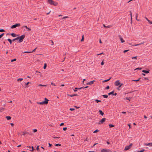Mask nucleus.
Returning a JSON list of instances; mask_svg holds the SVG:
<instances>
[{
  "label": "nucleus",
  "instance_id": "obj_1",
  "mask_svg": "<svg viewBox=\"0 0 152 152\" xmlns=\"http://www.w3.org/2000/svg\"><path fill=\"white\" fill-rule=\"evenodd\" d=\"M48 101H49L48 100L47 98H45V100L44 101L39 102L38 103L39 104H48Z\"/></svg>",
  "mask_w": 152,
  "mask_h": 152
},
{
  "label": "nucleus",
  "instance_id": "obj_2",
  "mask_svg": "<svg viewBox=\"0 0 152 152\" xmlns=\"http://www.w3.org/2000/svg\"><path fill=\"white\" fill-rule=\"evenodd\" d=\"M25 35H23L21 36L20 37H17L18 38V39L19 40V42H22L24 39L25 38Z\"/></svg>",
  "mask_w": 152,
  "mask_h": 152
},
{
  "label": "nucleus",
  "instance_id": "obj_3",
  "mask_svg": "<svg viewBox=\"0 0 152 152\" xmlns=\"http://www.w3.org/2000/svg\"><path fill=\"white\" fill-rule=\"evenodd\" d=\"M20 26V24L19 23H18L15 24L11 26V28L13 29L16 28L17 27H19Z\"/></svg>",
  "mask_w": 152,
  "mask_h": 152
},
{
  "label": "nucleus",
  "instance_id": "obj_4",
  "mask_svg": "<svg viewBox=\"0 0 152 152\" xmlns=\"http://www.w3.org/2000/svg\"><path fill=\"white\" fill-rule=\"evenodd\" d=\"M132 145V143H131L129 145L126 146L124 150L126 151L129 150L131 148Z\"/></svg>",
  "mask_w": 152,
  "mask_h": 152
},
{
  "label": "nucleus",
  "instance_id": "obj_5",
  "mask_svg": "<svg viewBox=\"0 0 152 152\" xmlns=\"http://www.w3.org/2000/svg\"><path fill=\"white\" fill-rule=\"evenodd\" d=\"M100 152H111V151L108 149H102Z\"/></svg>",
  "mask_w": 152,
  "mask_h": 152
},
{
  "label": "nucleus",
  "instance_id": "obj_6",
  "mask_svg": "<svg viewBox=\"0 0 152 152\" xmlns=\"http://www.w3.org/2000/svg\"><path fill=\"white\" fill-rule=\"evenodd\" d=\"M120 84V83L119 80H117L115 83V85L116 86H118Z\"/></svg>",
  "mask_w": 152,
  "mask_h": 152
},
{
  "label": "nucleus",
  "instance_id": "obj_7",
  "mask_svg": "<svg viewBox=\"0 0 152 152\" xmlns=\"http://www.w3.org/2000/svg\"><path fill=\"white\" fill-rule=\"evenodd\" d=\"M106 118H102L101 121H100L99 122V124H102L105 121Z\"/></svg>",
  "mask_w": 152,
  "mask_h": 152
},
{
  "label": "nucleus",
  "instance_id": "obj_8",
  "mask_svg": "<svg viewBox=\"0 0 152 152\" xmlns=\"http://www.w3.org/2000/svg\"><path fill=\"white\" fill-rule=\"evenodd\" d=\"M23 28H26V29H27V31H31V29L30 28H28L27 26H23Z\"/></svg>",
  "mask_w": 152,
  "mask_h": 152
},
{
  "label": "nucleus",
  "instance_id": "obj_9",
  "mask_svg": "<svg viewBox=\"0 0 152 152\" xmlns=\"http://www.w3.org/2000/svg\"><path fill=\"white\" fill-rule=\"evenodd\" d=\"M95 81V80L91 81L88 83H86L87 85H91L94 83V82Z\"/></svg>",
  "mask_w": 152,
  "mask_h": 152
},
{
  "label": "nucleus",
  "instance_id": "obj_10",
  "mask_svg": "<svg viewBox=\"0 0 152 152\" xmlns=\"http://www.w3.org/2000/svg\"><path fill=\"white\" fill-rule=\"evenodd\" d=\"M144 145L146 146H152V142L149 143H145Z\"/></svg>",
  "mask_w": 152,
  "mask_h": 152
},
{
  "label": "nucleus",
  "instance_id": "obj_11",
  "mask_svg": "<svg viewBox=\"0 0 152 152\" xmlns=\"http://www.w3.org/2000/svg\"><path fill=\"white\" fill-rule=\"evenodd\" d=\"M48 2L50 4L52 5L53 3V1L52 0H48Z\"/></svg>",
  "mask_w": 152,
  "mask_h": 152
},
{
  "label": "nucleus",
  "instance_id": "obj_12",
  "mask_svg": "<svg viewBox=\"0 0 152 152\" xmlns=\"http://www.w3.org/2000/svg\"><path fill=\"white\" fill-rule=\"evenodd\" d=\"M68 96L72 97L74 96H78V95L77 94H74L72 95H68Z\"/></svg>",
  "mask_w": 152,
  "mask_h": 152
},
{
  "label": "nucleus",
  "instance_id": "obj_13",
  "mask_svg": "<svg viewBox=\"0 0 152 152\" xmlns=\"http://www.w3.org/2000/svg\"><path fill=\"white\" fill-rule=\"evenodd\" d=\"M58 4V3L56 1H53V3L52 4L55 6H57Z\"/></svg>",
  "mask_w": 152,
  "mask_h": 152
},
{
  "label": "nucleus",
  "instance_id": "obj_14",
  "mask_svg": "<svg viewBox=\"0 0 152 152\" xmlns=\"http://www.w3.org/2000/svg\"><path fill=\"white\" fill-rule=\"evenodd\" d=\"M142 72L145 73H148L149 72V70H143L142 71Z\"/></svg>",
  "mask_w": 152,
  "mask_h": 152
},
{
  "label": "nucleus",
  "instance_id": "obj_15",
  "mask_svg": "<svg viewBox=\"0 0 152 152\" xmlns=\"http://www.w3.org/2000/svg\"><path fill=\"white\" fill-rule=\"evenodd\" d=\"M99 114L102 115H103L104 114V113L101 110H99Z\"/></svg>",
  "mask_w": 152,
  "mask_h": 152
},
{
  "label": "nucleus",
  "instance_id": "obj_16",
  "mask_svg": "<svg viewBox=\"0 0 152 152\" xmlns=\"http://www.w3.org/2000/svg\"><path fill=\"white\" fill-rule=\"evenodd\" d=\"M6 118L8 120H10L11 118V117L10 116H7Z\"/></svg>",
  "mask_w": 152,
  "mask_h": 152
},
{
  "label": "nucleus",
  "instance_id": "obj_17",
  "mask_svg": "<svg viewBox=\"0 0 152 152\" xmlns=\"http://www.w3.org/2000/svg\"><path fill=\"white\" fill-rule=\"evenodd\" d=\"M120 40L121 41V42L122 43H123L125 42V41H124L123 38L121 37H120Z\"/></svg>",
  "mask_w": 152,
  "mask_h": 152
},
{
  "label": "nucleus",
  "instance_id": "obj_18",
  "mask_svg": "<svg viewBox=\"0 0 152 152\" xmlns=\"http://www.w3.org/2000/svg\"><path fill=\"white\" fill-rule=\"evenodd\" d=\"M10 34H11V36L13 37H15L16 36V34L14 33Z\"/></svg>",
  "mask_w": 152,
  "mask_h": 152
},
{
  "label": "nucleus",
  "instance_id": "obj_19",
  "mask_svg": "<svg viewBox=\"0 0 152 152\" xmlns=\"http://www.w3.org/2000/svg\"><path fill=\"white\" fill-rule=\"evenodd\" d=\"M7 40L9 42L10 44L12 43V40L10 39H8Z\"/></svg>",
  "mask_w": 152,
  "mask_h": 152
},
{
  "label": "nucleus",
  "instance_id": "obj_20",
  "mask_svg": "<svg viewBox=\"0 0 152 152\" xmlns=\"http://www.w3.org/2000/svg\"><path fill=\"white\" fill-rule=\"evenodd\" d=\"M114 92V91H113L109 93H108V94L109 95H113V94Z\"/></svg>",
  "mask_w": 152,
  "mask_h": 152
},
{
  "label": "nucleus",
  "instance_id": "obj_21",
  "mask_svg": "<svg viewBox=\"0 0 152 152\" xmlns=\"http://www.w3.org/2000/svg\"><path fill=\"white\" fill-rule=\"evenodd\" d=\"M144 43V42H142L140 43V44H136V45H132L133 46H138V45H141L142 44H143V43Z\"/></svg>",
  "mask_w": 152,
  "mask_h": 152
},
{
  "label": "nucleus",
  "instance_id": "obj_22",
  "mask_svg": "<svg viewBox=\"0 0 152 152\" xmlns=\"http://www.w3.org/2000/svg\"><path fill=\"white\" fill-rule=\"evenodd\" d=\"M111 78V77H110L109 79H107V80H105L104 81H103V82H107L108 81H109V80H110V79Z\"/></svg>",
  "mask_w": 152,
  "mask_h": 152
},
{
  "label": "nucleus",
  "instance_id": "obj_23",
  "mask_svg": "<svg viewBox=\"0 0 152 152\" xmlns=\"http://www.w3.org/2000/svg\"><path fill=\"white\" fill-rule=\"evenodd\" d=\"M102 96L104 98H107L108 97V95H103Z\"/></svg>",
  "mask_w": 152,
  "mask_h": 152
},
{
  "label": "nucleus",
  "instance_id": "obj_24",
  "mask_svg": "<svg viewBox=\"0 0 152 152\" xmlns=\"http://www.w3.org/2000/svg\"><path fill=\"white\" fill-rule=\"evenodd\" d=\"M109 126L110 128H112L114 126V125L111 124H109Z\"/></svg>",
  "mask_w": 152,
  "mask_h": 152
},
{
  "label": "nucleus",
  "instance_id": "obj_25",
  "mask_svg": "<svg viewBox=\"0 0 152 152\" xmlns=\"http://www.w3.org/2000/svg\"><path fill=\"white\" fill-rule=\"evenodd\" d=\"M47 67V64L46 63H45L44 65V66H43V68L44 69H45Z\"/></svg>",
  "mask_w": 152,
  "mask_h": 152
},
{
  "label": "nucleus",
  "instance_id": "obj_26",
  "mask_svg": "<svg viewBox=\"0 0 152 152\" xmlns=\"http://www.w3.org/2000/svg\"><path fill=\"white\" fill-rule=\"evenodd\" d=\"M18 37H17V38H16L15 39H13L12 40V41H14L16 40H18Z\"/></svg>",
  "mask_w": 152,
  "mask_h": 152
},
{
  "label": "nucleus",
  "instance_id": "obj_27",
  "mask_svg": "<svg viewBox=\"0 0 152 152\" xmlns=\"http://www.w3.org/2000/svg\"><path fill=\"white\" fill-rule=\"evenodd\" d=\"M137 16H138V14H136V20L137 21H140L139 20L137 19Z\"/></svg>",
  "mask_w": 152,
  "mask_h": 152
},
{
  "label": "nucleus",
  "instance_id": "obj_28",
  "mask_svg": "<svg viewBox=\"0 0 152 152\" xmlns=\"http://www.w3.org/2000/svg\"><path fill=\"white\" fill-rule=\"evenodd\" d=\"M145 149H143L140 151H137V152H143L145 151Z\"/></svg>",
  "mask_w": 152,
  "mask_h": 152
},
{
  "label": "nucleus",
  "instance_id": "obj_29",
  "mask_svg": "<svg viewBox=\"0 0 152 152\" xmlns=\"http://www.w3.org/2000/svg\"><path fill=\"white\" fill-rule=\"evenodd\" d=\"M23 80V79L22 78H20L19 79H18L17 80V81H22Z\"/></svg>",
  "mask_w": 152,
  "mask_h": 152
},
{
  "label": "nucleus",
  "instance_id": "obj_30",
  "mask_svg": "<svg viewBox=\"0 0 152 152\" xmlns=\"http://www.w3.org/2000/svg\"><path fill=\"white\" fill-rule=\"evenodd\" d=\"M95 102H96L97 103H98L99 102H101V101L100 100H99L98 99H96L95 101Z\"/></svg>",
  "mask_w": 152,
  "mask_h": 152
},
{
  "label": "nucleus",
  "instance_id": "obj_31",
  "mask_svg": "<svg viewBox=\"0 0 152 152\" xmlns=\"http://www.w3.org/2000/svg\"><path fill=\"white\" fill-rule=\"evenodd\" d=\"M78 90V88H75L74 89V91L75 92H76L77 91V90Z\"/></svg>",
  "mask_w": 152,
  "mask_h": 152
},
{
  "label": "nucleus",
  "instance_id": "obj_32",
  "mask_svg": "<svg viewBox=\"0 0 152 152\" xmlns=\"http://www.w3.org/2000/svg\"><path fill=\"white\" fill-rule=\"evenodd\" d=\"M4 33H3L2 34H1L0 35V39H1L4 35Z\"/></svg>",
  "mask_w": 152,
  "mask_h": 152
},
{
  "label": "nucleus",
  "instance_id": "obj_33",
  "mask_svg": "<svg viewBox=\"0 0 152 152\" xmlns=\"http://www.w3.org/2000/svg\"><path fill=\"white\" fill-rule=\"evenodd\" d=\"M99 131V130H98V129H96V130H95L94 132V133H96L98 132Z\"/></svg>",
  "mask_w": 152,
  "mask_h": 152
},
{
  "label": "nucleus",
  "instance_id": "obj_34",
  "mask_svg": "<svg viewBox=\"0 0 152 152\" xmlns=\"http://www.w3.org/2000/svg\"><path fill=\"white\" fill-rule=\"evenodd\" d=\"M140 78L138 79L137 80H133V81H135V82L138 81H139L140 80Z\"/></svg>",
  "mask_w": 152,
  "mask_h": 152
},
{
  "label": "nucleus",
  "instance_id": "obj_35",
  "mask_svg": "<svg viewBox=\"0 0 152 152\" xmlns=\"http://www.w3.org/2000/svg\"><path fill=\"white\" fill-rule=\"evenodd\" d=\"M37 131V130L36 129H34L33 130V132L34 133L36 132Z\"/></svg>",
  "mask_w": 152,
  "mask_h": 152
},
{
  "label": "nucleus",
  "instance_id": "obj_36",
  "mask_svg": "<svg viewBox=\"0 0 152 152\" xmlns=\"http://www.w3.org/2000/svg\"><path fill=\"white\" fill-rule=\"evenodd\" d=\"M5 31L4 29H0V32H3Z\"/></svg>",
  "mask_w": 152,
  "mask_h": 152
},
{
  "label": "nucleus",
  "instance_id": "obj_37",
  "mask_svg": "<svg viewBox=\"0 0 152 152\" xmlns=\"http://www.w3.org/2000/svg\"><path fill=\"white\" fill-rule=\"evenodd\" d=\"M31 53V51H25L24 52V53Z\"/></svg>",
  "mask_w": 152,
  "mask_h": 152
},
{
  "label": "nucleus",
  "instance_id": "obj_38",
  "mask_svg": "<svg viewBox=\"0 0 152 152\" xmlns=\"http://www.w3.org/2000/svg\"><path fill=\"white\" fill-rule=\"evenodd\" d=\"M61 144H56L55 145V146H61Z\"/></svg>",
  "mask_w": 152,
  "mask_h": 152
},
{
  "label": "nucleus",
  "instance_id": "obj_39",
  "mask_svg": "<svg viewBox=\"0 0 152 152\" xmlns=\"http://www.w3.org/2000/svg\"><path fill=\"white\" fill-rule=\"evenodd\" d=\"M39 86H45L46 85H45L39 84Z\"/></svg>",
  "mask_w": 152,
  "mask_h": 152
},
{
  "label": "nucleus",
  "instance_id": "obj_40",
  "mask_svg": "<svg viewBox=\"0 0 152 152\" xmlns=\"http://www.w3.org/2000/svg\"><path fill=\"white\" fill-rule=\"evenodd\" d=\"M37 72H39V73L40 74H39V75L40 76V77H42V74H41V73H40V72H37Z\"/></svg>",
  "mask_w": 152,
  "mask_h": 152
},
{
  "label": "nucleus",
  "instance_id": "obj_41",
  "mask_svg": "<svg viewBox=\"0 0 152 152\" xmlns=\"http://www.w3.org/2000/svg\"><path fill=\"white\" fill-rule=\"evenodd\" d=\"M30 83L29 82H28L26 83L25 85L26 86V87L27 86V85H28V84H29Z\"/></svg>",
  "mask_w": 152,
  "mask_h": 152
},
{
  "label": "nucleus",
  "instance_id": "obj_42",
  "mask_svg": "<svg viewBox=\"0 0 152 152\" xmlns=\"http://www.w3.org/2000/svg\"><path fill=\"white\" fill-rule=\"evenodd\" d=\"M141 69H142L141 68L138 67V68H136L134 70H137V69L141 70Z\"/></svg>",
  "mask_w": 152,
  "mask_h": 152
},
{
  "label": "nucleus",
  "instance_id": "obj_43",
  "mask_svg": "<svg viewBox=\"0 0 152 152\" xmlns=\"http://www.w3.org/2000/svg\"><path fill=\"white\" fill-rule=\"evenodd\" d=\"M75 110V109L74 108H70L69 109V110H70L71 111H73V110Z\"/></svg>",
  "mask_w": 152,
  "mask_h": 152
},
{
  "label": "nucleus",
  "instance_id": "obj_44",
  "mask_svg": "<svg viewBox=\"0 0 152 152\" xmlns=\"http://www.w3.org/2000/svg\"><path fill=\"white\" fill-rule=\"evenodd\" d=\"M16 58L12 60L11 61L12 62H13L14 61H16Z\"/></svg>",
  "mask_w": 152,
  "mask_h": 152
},
{
  "label": "nucleus",
  "instance_id": "obj_45",
  "mask_svg": "<svg viewBox=\"0 0 152 152\" xmlns=\"http://www.w3.org/2000/svg\"><path fill=\"white\" fill-rule=\"evenodd\" d=\"M110 88V87L109 86H107L105 88L106 89H109Z\"/></svg>",
  "mask_w": 152,
  "mask_h": 152
},
{
  "label": "nucleus",
  "instance_id": "obj_46",
  "mask_svg": "<svg viewBox=\"0 0 152 152\" xmlns=\"http://www.w3.org/2000/svg\"><path fill=\"white\" fill-rule=\"evenodd\" d=\"M129 50H124L123 52L124 53H126V52H127Z\"/></svg>",
  "mask_w": 152,
  "mask_h": 152
},
{
  "label": "nucleus",
  "instance_id": "obj_47",
  "mask_svg": "<svg viewBox=\"0 0 152 152\" xmlns=\"http://www.w3.org/2000/svg\"><path fill=\"white\" fill-rule=\"evenodd\" d=\"M37 48H36L35 49H34V50H33L32 51H31V53H33L34 52H35V50Z\"/></svg>",
  "mask_w": 152,
  "mask_h": 152
},
{
  "label": "nucleus",
  "instance_id": "obj_48",
  "mask_svg": "<svg viewBox=\"0 0 152 152\" xmlns=\"http://www.w3.org/2000/svg\"><path fill=\"white\" fill-rule=\"evenodd\" d=\"M130 15H131V20H132V13L131 12V11H130Z\"/></svg>",
  "mask_w": 152,
  "mask_h": 152
},
{
  "label": "nucleus",
  "instance_id": "obj_49",
  "mask_svg": "<svg viewBox=\"0 0 152 152\" xmlns=\"http://www.w3.org/2000/svg\"><path fill=\"white\" fill-rule=\"evenodd\" d=\"M67 129V127H64V128H63V129L64 131H65Z\"/></svg>",
  "mask_w": 152,
  "mask_h": 152
},
{
  "label": "nucleus",
  "instance_id": "obj_50",
  "mask_svg": "<svg viewBox=\"0 0 152 152\" xmlns=\"http://www.w3.org/2000/svg\"><path fill=\"white\" fill-rule=\"evenodd\" d=\"M31 148H32V149L31 150H30V151H33L34 150V148L33 146H32Z\"/></svg>",
  "mask_w": 152,
  "mask_h": 152
},
{
  "label": "nucleus",
  "instance_id": "obj_51",
  "mask_svg": "<svg viewBox=\"0 0 152 152\" xmlns=\"http://www.w3.org/2000/svg\"><path fill=\"white\" fill-rule=\"evenodd\" d=\"M31 148H32V149L31 150H30V151H33L34 150V148L33 146H32Z\"/></svg>",
  "mask_w": 152,
  "mask_h": 152
},
{
  "label": "nucleus",
  "instance_id": "obj_52",
  "mask_svg": "<svg viewBox=\"0 0 152 152\" xmlns=\"http://www.w3.org/2000/svg\"><path fill=\"white\" fill-rule=\"evenodd\" d=\"M31 148H32V149L31 150H30V151H33L34 150V148L33 146H32Z\"/></svg>",
  "mask_w": 152,
  "mask_h": 152
},
{
  "label": "nucleus",
  "instance_id": "obj_53",
  "mask_svg": "<svg viewBox=\"0 0 152 152\" xmlns=\"http://www.w3.org/2000/svg\"><path fill=\"white\" fill-rule=\"evenodd\" d=\"M31 148H32V149L31 150H30V151H33L34 150V148L33 146H32Z\"/></svg>",
  "mask_w": 152,
  "mask_h": 152
},
{
  "label": "nucleus",
  "instance_id": "obj_54",
  "mask_svg": "<svg viewBox=\"0 0 152 152\" xmlns=\"http://www.w3.org/2000/svg\"><path fill=\"white\" fill-rule=\"evenodd\" d=\"M103 26H104V27L105 28H109V26H105L104 24L103 25Z\"/></svg>",
  "mask_w": 152,
  "mask_h": 152
},
{
  "label": "nucleus",
  "instance_id": "obj_55",
  "mask_svg": "<svg viewBox=\"0 0 152 152\" xmlns=\"http://www.w3.org/2000/svg\"><path fill=\"white\" fill-rule=\"evenodd\" d=\"M104 62H103V61H102L101 62V65H104Z\"/></svg>",
  "mask_w": 152,
  "mask_h": 152
},
{
  "label": "nucleus",
  "instance_id": "obj_56",
  "mask_svg": "<svg viewBox=\"0 0 152 152\" xmlns=\"http://www.w3.org/2000/svg\"><path fill=\"white\" fill-rule=\"evenodd\" d=\"M121 87V86L119 85L118 88H117V89L118 90H120L119 88H120Z\"/></svg>",
  "mask_w": 152,
  "mask_h": 152
},
{
  "label": "nucleus",
  "instance_id": "obj_57",
  "mask_svg": "<svg viewBox=\"0 0 152 152\" xmlns=\"http://www.w3.org/2000/svg\"><path fill=\"white\" fill-rule=\"evenodd\" d=\"M83 40H84L83 35V36H82V39H81V41H83Z\"/></svg>",
  "mask_w": 152,
  "mask_h": 152
},
{
  "label": "nucleus",
  "instance_id": "obj_58",
  "mask_svg": "<svg viewBox=\"0 0 152 152\" xmlns=\"http://www.w3.org/2000/svg\"><path fill=\"white\" fill-rule=\"evenodd\" d=\"M126 99H127V100H129V101H130V99H129L128 98V97H126Z\"/></svg>",
  "mask_w": 152,
  "mask_h": 152
},
{
  "label": "nucleus",
  "instance_id": "obj_59",
  "mask_svg": "<svg viewBox=\"0 0 152 152\" xmlns=\"http://www.w3.org/2000/svg\"><path fill=\"white\" fill-rule=\"evenodd\" d=\"M10 125L12 127H13L14 126V124L12 123H10Z\"/></svg>",
  "mask_w": 152,
  "mask_h": 152
},
{
  "label": "nucleus",
  "instance_id": "obj_60",
  "mask_svg": "<svg viewBox=\"0 0 152 152\" xmlns=\"http://www.w3.org/2000/svg\"><path fill=\"white\" fill-rule=\"evenodd\" d=\"M83 88V87H80V88H78V89H82V88Z\"/></svg>",
  "mask_w": 152,
  "mask_h": 152
},
{
  "label": "nucleus",
  "instance_id": "obj_61",
  "mask_svg": "<svg viewBox=\"0 0 152 152\" xmlns=\"http://www.w3.org/2000/svg\"><path fill=\"white\" fill-rule=\"evenodd\" d=\"M51 84L54 86H56V85L55 84L53 83H51Z\"/></svg>",
  "mask_w": 152,
  "mask_h": 152
},
{
  "label": "nucleus",
  "instance_id": "obj_62",
  "mask_svg": "<svg viewBox=\"0 0 152 152\" xmlns=\"http://www.w3.org/2000/svg\"><path fill=\"white\" fill-rule=\"evenodd\" d=\"M48 145H49V147H51L52 146V144H50V143H49Z\"/></svg>",
  "mask_w": 152,
  "mask_h": 152
},
{
  "label": "nucleus",
  "instance_id": "obj_63",
  "mask_svg": "<svg viewBox=\"0 0 152 152\" xmlns=\"http://www.w3.org/2000/svg\"><path fill=\"white\" fill-rule=\"evenodd\" d=\"M144 79L145 80H148V78L147 77H144Z\"/></svg>",
  "mask_w": 152,
  "mask_h": 152
},
{
  "label": "nucleus",
  "instance_id": "obj_64",
  "mask_svg": "<svg viewBox=\"0 0 152 152\" xmlns=\"http://www.w3.org/2000/svg\"><path fill=\"white\" fill-rule=\"evenodd\" d=\"M36 149H37V150H39V146H37V147Z\"/></svg>",
  "mask_w": 152,
  "mask_h": 152
}]
</instances>
